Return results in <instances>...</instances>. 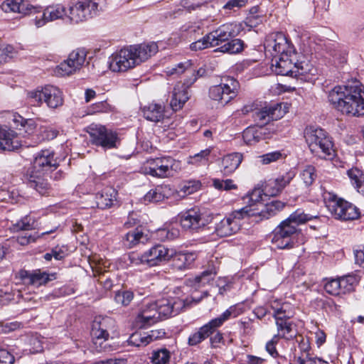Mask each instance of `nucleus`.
Segmentation results:
<instances>
[{
  "label": "nucleus",
  "instance_id": "f257e3e1",
  "mask_svg": "<svg viewBox=\"0 0 364 364\" xmlns=\"http://www.w3.org/2000/svg\"><path fill=\"white\" fill-rule=\"evenodd\" d=\"M328 98L333 107L343 114L352 117L364 115V89L358 80L334 87Z\"/></svg>",
  "mask_w": 364,
  "mask_h": 364
},
{
  "label": "nucleus",
  "instance_id": "f03ea898",
  "mask_svg": "<svg viewBox=\"0 0 364 364\" xmlns=\"http://www.w3.org/2000/svg\"><path fill=\"white\" fill-rule=\"evenodd\" d=\"M317 218L316 215L307 214L297 209L275 228L272 243L278 249L293 247L294 235L299 232L298 226Z\"/></svg>",
  "mask_w": 364,
  "mask_h": 364
},
{
  "label": "nucleus",
  "instance_id": "7ed1b4c3",
  "mask_svg": "<svg viewBox=\"0 0 364 364\" xmlns=\"http://www.w3.org/2000/svg\"><path fill=\"white\" fill-rule=\"evenodd\" d=\"M297 53L273 55L272 70L277 75L292 77H305L309 74L314 75L316 71L313 65L306 61H299Z\"/></svg>",
  "mask_w": 364,
  "mask_h": 364
},
{
  "label": "nucleus",
  "instance_id": "20e7f679",
  "mask_svg": "<svg viewBox=\"0 0 364 364\" xmlns=\"http://www.w3.org/2000/svg\"><path fill=\"white\" fill-rule=\"evenodd\" d=\"M304 138L311 153L321 159L332 160L336 156L331 137L323 129L306 127Z\"/></svg>",
  "mask_w": 364,
  "mask_h": 364
},
{
  "label": "nucleus",
  "instance_id": "39448f33",
  "mask_svg": "<svg viewBox=\"0 0 364 364\" xmlns=\"http://www.w3.org/2000/svg\"><path fill=\"white\" fill-rule=\"evenodd\" d=\"M208 291H203L200 296L193 292L190 296H168L154 301V308H156L160 319L177 315L181 311L200 302L207 297Z\"/></svg>",
  "mask_w": 364,
  "mask_h": 364
},
{
  "label": "nucleus",
  "instance_id": "423d86ee",
  "mask_svg": "<svg viewBox=\"0 0 364 364\" xmlns=\"http://www.w3.org/2000/svg\"><path fill=\"white\" fill-rule=\"evenodd\" d=\"M323 201L332 217L342 221L354 220L360 218L359 209L333 193L325 191Z\"/></svg>",
  "mask_w": 364,
  "mask_h": 364
},
{
  "label": "nucleus",
  "instance_id": "0eeeda50",
  "mask_svg": "<svg viewBox=\"0 0 364 364\" xmlns=\"http://www.w3.org/2000/svg\"><path fill=\"white\" fill-rule=\"evenodd\" d=\"M176 250L164 245H156L142 254L132 253L129 255L130 262L134 265L146 264L149 267L159 265L169 261L175 255Z\"/></svg>",
  "mask_w": 364,
  "mask_h": 364
},
{
  "label": "nucleus",
  "instance_id": "6e6552de",
  "mask_svg": "<svg viewBox=\"0 0 364 364\" xmlns=\"http://www.w3.org/2000/svg\"><path fill=\"white\" fill-rule=\"evenodd\" d=\"M105 5V0L80 1L70 6L67 18L73 23H79L97 15Z\"/></svg>",
  "mask_w": 364,
  "mask_h": 364
},
{
  "label": "nucleus",
  "instance_id": "1a4fd4ad",
  "mask_svg": "<svg viewBox=\"0 0 364 364\" xmlns=\"http://www.w3.org/2000/svg\"><path fill=\"white\" fill-rule=\"evenodd\" d=\"M115 326V321L111 317L97 316L95 318L92 323L91 336L97 351L107 350V345L103 344L108 341L109 333L114 331Z\"/></svg>",
  "mask_w": 364,
  "mask_h": 364
},
{
  "label": "nucleus",
  "instance_id": "9d476101",
  "mask_svg": "<svg viewBox=\"0 0 364 364\" xmlns=\"http://www.w3.org/2000/svg\"><path fill=\"white\" fill-rule=\"evenodd\" d=\"M181 169V161L171 156L150 159L147 161V166L145 167L147 174L161 178L173 176Z\"/></svg>",
  "mask_w": 364,
  "mask_h": 364
},
{
  "label": "nucleus",
  "instance_id": "9b49d317",
  "mask_svg": "<svg viewBox=\"0 0 364 364\" xmlns=\"http://www.w3.org/2000/svg\"><path fill=\"white\" fill-rule=\"evenodd\" d=\"M28 97L35 105L40 106L45 102L50 109H56L63 104V92L53 85H46L41 90L31 91Z\"/></svg>",
  "mask_w": 364,
  "mask_h": 364
},
{
  "label": "nucleus",
  "instance_id": "f8f14e48",
  "mask_svg": "<svg viewBox=\"0 0 364 364\" xmlns=\"http://www.w3.org/2000/svg\"><path fill=\"white\" fill-rule=\"evenodd\" d=\"M238 88L239 83L235 79L226 77L219 85L210 87L209 97L223 107L237 96Z\"/></svg>",
  "mask_w": 364,
  "mask_h": 364
},
{
  "label": "nucleus",
  "instance_id": "ddd939ff",
  "mask_svg": "<svg viewBox=\"0 0 364 364\" xmlns=\"http://www.w3.org/2000/svg\"><path fill=\"white\" fill-rule=\"evenodd\" d=\"M248 215H251L250 210L245 207L233 211L215 225L216 234L220 237H228L237 233L241 228L240 220L249 218Z\"/></svg>",
  "mask_w": 364,
  "mask_h": 364
},
{
  "label": "nucleus",
  "instance_id": "4468645a",
  "mask_svg": "<svg viewBox=\"0 0 364 364\" xmlns=\"http://www.w3.org/2000/svg\"><path fill=\"white\" fill-rule=\"evenodd\" d=\"M294 175L291 173H287L285 175L277 178H270L266 181L262 185V190L255 189L250 194V200L255 202L262 200V194L266 196H276L291 182Z\"/></svg>",
  "mask_w": 364,
  "mask_h": 364
},
{
  "label": "nucleus",
  "instance_id": "2eb2a0df",
  "mask_svg": "<svg viewBox=\"0 0 364 364\" xmlns=\"http://www.w3.org/2000/svg\"><path fill=\"white\" fill-rule=\"evenodd\" d=\"M264 48L273 55H282L296 53L293 45L287 40L282 32H276L269 34L264 42Z\"/></svg>",
  "mask_w": 364,
  "mask_h": 364
},
{
  "label": "nucleus",
  "instance_id": "dca6fc26",
  "mask_svg": "<svg viewBox=\"0 0 364 364\" xmlns=\"http://www.w3.org/2000/svg\"><path fill=\"white\" fill-rule=\"evenodd\" d=\"M137 65L130 47L124 48L114 53L109 58V69L112 72H126Z\"/></svg>",
  "mask_w": 364,
  "mask_h": 364
},
{
  "label": "nucleus",
  "instance_id": "f3484780",
  "mask_svg": "<svg viewBox=\"0 0 364 364\" xmlns=\"http://www.w3.org/2000/svg\"><path fill=\"white\" fill-rule=\"evenodd\" d=\"M182 228L190 232H198L210 222L204 213L198 208H193L181 213L179 216Z\"/></svg>",
  "mask_w": 364,
  "mask_h": 364
},
{
  "label": "nucleus",
  "instance_id": "a211bd4d",
  "mask_svg": "<svg viewBox=\"0 0 364 364\" xmlns=\"http://www.w3.org/2000/svg\"><path fill=\"white\" fill-rule=\"evenodd\" d=\"M88 133L92 144L100 146L105 149L117 147V134L102 125H91Z\"/></svg>",
  "mask_w": 364,
  "mask_h": 364
},
{
  "label": "nucleus",
  "instance_id": "6ab92c4d",
  "mask_svg": "<svg viewBox=\"0 0 364 364\" xmlns=\"http://www.w3.org/2000/svg\"><path fill=\"white\" fill-rule=\"evenodd\" d=\"M86 56L87 52L84 49L77 48L73 50L68 58L57 67L56 73L61 76L75 73L83 66Z\"/></svg>",
  "mask_w": 364,
  "mask_h": 364
},
{
  "label": "nucleus",
  "instance_id": "aec40b11",
  "mask_svg": "<svg viewBox=\"0 0 364 364\" xmlns=\"http://www.w3.org/2000/svg\"><path fill=\"white\" fill-rule=\"evenodd\" d=\"M255 205L257 208H254L253 205L245 206V208L248 209V210H250L251 213H253V215H248V217L255 218V221L258 222L275 215L283 209L284 203L280 200H273L264 205L259 200V202H256Z\"/></svg>",
  "mask_w": 364,
  "mask_h": 364
},
{
  "label": "nucleus",
  "instance_id": "412c9836",
  "mask_svg": "<svg viewBox=\"0 0 364 364\" xmlns=\"http://www.w3.org/2000/svg\"><path fill=\"white\" fill-rule=\"evenodd\" d=\"M166 73L167 75H180L183 73H186L187 78L185 80L186 87H191L198 79V77H202L205 73V70L200 68L198 70L193 68L191 60H186L175 65L173 67L166 68Z\"/></svg>",
  "mask_w": 364,
  "mask_h": 364
},
{
  "label": "nucleus",
  "instance_id": "4be33fe9",
  "mask_svg": "<svg viewBox=\"0 0 364 364\" xmlns=\"http://www.w3.org/2000/svg\"><path fill=\"white\" fill-rule=\"evenodd\" d=\"M286 105L283 103H275L266 106L254 112L255 120L261 125L267 124L270 121L281 119L286 113Z\"/></svg>",
  "mask_w": 364,
  "mask_h": 364
},
{
  "label": "nucleus",
  "instance_id": "5701e85b",
  "mask_svg": "<svg viewBox=\"0 0 364 364\" xmlns=\"http://www.w3.org/2000/svg\"><path fill=\"white\" fill-rule=\"evenodd\" d=\"M54 156V152L49 149L42 150L38 153L33 161L34 169L39 172L40 175L56 169L59 164Z\"/></svg>",
  "mask_w": 364,
  "mask_h": 364
},
{
  "label": "nucleus",
  "instance_id": "b1692460",
  "mask_svg": "<svg viewBox=\"0 0 364 364\" xmlns=\"http://www.w3.org/2000/svg\"><path fill=\"white\" fill-rule=\"evenodd\" d=\"M236 25L232 23H227L220 26L216 30L208 33V38L210 40L211 46L220 47L230 38L237 35L235 31Z\"/></svg>",
  "mask_w": 364,
  "mask_h": 364
},
{
  "label": "nucleus",
  "instance_id": "393cba45",
  "mask_svg": "<svg viewBox=\"0 0 364 364\" xmlns=\"http://www.w3.org/2000/svg\"><path fill=\"white\" fill-rule=\"evenodd\" d=\"M68 12L65 11L63 5L58 4L53 6H49L46 9L40 18L36 16L35 18V24L39 28L45 25L48 21L63 18L64 16L67 17Z\"/></svg>",
  "mask_w": 364,
  "mask_h": 364
},
{
  "label": "nucleus",
  "instance_id": "a878e982",
  "mask_svg": "<svg viewBox=\"0 0 364 364\" xmlns=\"http://www.w3.org/2000/svg\"><path fill=\"white\" fill-rule=\"evenodd\" d=\"M188 87H186L185 81L183 83L179 82L175 85L170 102V106L173 111L181 109L189 99Z\"/></svg>",
  "mask_w": 364,
  "mask_h": 364
},
{
  "label": "nucleus",
  "instance_id": "bb28decb",
  "mask_svg": "<svg viewBox=\"0 0 364 364\" xmlns=\"http://www.w3.org/2000/svg\"><path fill=\"white\" fill-rule=\"evenodd\" d=\"M4 12H14L22 15H26L36 11L28 0H5L1 5Z\"/></svg>",
  "mask_w": 364,
  "mask_h": 364
},
{
  "label": "nucleus",
  "instance_id": "cd10ccee",
  "mask_svg": "<svg viewBox=\"0 0 364 364\" xmlns=\"http://www.w3.org/2000/svg\"><path fill=\"white\" fill-rule=\"evenodd\" d=\"M137 65L146 61L158 51V46L155 43L139 44L129 46Z\"/></svg>",
  "mask_w": 364,
  "mask_h": 364
},
{
  "label": "nucleus",
  "instance_id": "c85d7f7f",
  "mask_svg": "<svg viewBox=\"0 0 364 364\" xmlns=\"http://www.w3.org/2000/svg\"><path fill=\"white\" fill-rule=\"evenodd\" d=\"M154 301L146 304L139 313L136 321L141 323L142 327L150 326L160 319L156 308H154Z\"/></svg>",
  "mask_w": 364,
  "mask_h": 364
},
{
  "label": "nucleus",
  "instance_id": "c756f323",
  "mask_svg": "<svg viewBox=\"0 0 364 364\" xmlns=\"http://www.w3.org/2000/svg\"><path fill=\"white\" fill-rule=\"evenodd\" d=\"M117 191L112 187H106L96 194V203L100 209H107L114 205Z\"/></svg>",
  "mask_w": 364,
  "mask_h": 364
},
{
  "label": "nucleus",
  "instance_id": "7c9ffc66",
  "mask_svg": "<svg viewBox=\"0 0 364 364\" xmlns=\"http://www.w3.org/2000/svg\"><path fill=\"white\" fill-rule=\"evenodd\" d=\"M21 146L16 136L12 131L6 130L0 126V151H14Z\"/></svg>",
  "mask_w": 364,
  "mask_h": 364
},
{
  "label": "nucleus",
  "instance_id": "2f4dec72",
  "mask_svg": "<svg viewBox=\"0 0 364 364\" xmlns=\"http://www.w3.org/2000/svg\"><path fill=\"white\" fill-rule=\"evenodd\" d=\"M270 307L273 310V317L275 321L289 320L293 316L294 312L288 303H280L278 300L271 301Z\"/></svg>",
  "mask_w": 364,
  "mask_h": 364
},
{
  "label": "nucleus",
  "instance_id": "473e14b6",
  "mask_svg": "<svg viewBox=\"0 0 364 364\" xmlns=\"http://www.w3.org/2000/svg\"><path fill=\"white\" fill-rule=\"evenodd\" d=\"M164 331H151L150 333H144L136 332L131 335L128 341L134 346H146L151 341L164 335Z\"/></svg>",
  "mask_w": 364,
  "mask_h": 364
},
{
  "label": "nucleus",
  "instance_id": "72a5a7b5",
  "mask_svg": "<svg viewBox=\"0 0 364 364\" xmlns=\"http://www.w3.org/2000/svg\"><path fill=\"white\" fill-rule=\"evenodd\" d=\"M216 274L217 271L215 268L213 267L211 268L210 269L203 272L200 275L196 276L193 280H191V285L193 286V287L196 289V291H194L195 294L198 296L197 289L204 287L207 284H209L214 279ZM203 291L204 290H202L200 291V294L198 295V296L203 294ZM206 291L208 292V290ZM193 293V291L192 292V294ZM208 295L209 294L208 293Z\"/></svg>",
  "mask_w": 364,
  "mask_h": 364
},
{
  "label": "nucleus",
  "instance_id": "f704fd0d",
  "mask_svg": "<svg viewBox=\"0 0 364 364\" xmlns=\"http://www.w3.org/2000/svg\"><path fill=\"white\" fill-rule=\"evenodd\" d=\"M144 117L151 122H159L164 116V106L160 103L151 102L142 108Z\"/></svg>",
  "mask_w": 364,
  "mask_h": 364
},
{
  "label": "nucleus",
  "instance_id": "c9c22d12",
  "mask_svg": "<svg viewBox=\"0 0 364 364\" xmlns=\"http://www.w3.org/2000/svg\"><path fill=\"white\" fill-rule=\"evenodd\" d=\"M242 161V155L240 153H232L225 156L222 159V171L224 175H230L240 166Z\"/></svg>",
  "mask_w": 364,
  "mask_h": 364
},
{
  "label": "nucleus",
  "instance_id": "e433bc0d",
  "mask_svg": "<svg viewBox=\"0 0 364 364\" xmlns=\"http://www.w3.org/2000/svg\"><path fill=\"white\" fill-rule=\"evenodd\" d=\"M215 332V330L213 327L210 324V323H207L203 325L196 332L193 333L190 335L188 343L189 346H196L197 344L200 343L205 339L213 335Z\"/></svg>",
  "mask_w": 364,
  "mask_h": 364
},
{
  "label": "nucleus",
  "instance_id": "4c0bfd02",
  "mask_svg": "<svg viewBox=\"0 0 364 364\" xmlns=\"http://www.w3.org/2000/svg\"><path fill=\"white\" fill-rule=\"evenodd\" d=\"M278 333L277 338H284L286 340H291L296 336V332L294 331L295 324L289 320L279 321L276 322Z\"/></svg>",
  "mask_w": 364,
  "mask_h": 364
},
{
  "label": "nucleus",
  "instance_id": "58836bf2",
  "mask_svg": "<svg viewBox=\"0 0 364 364\" xmlns=\"http://www.w3.org/2000/svg\"><path fill=\"white\" fill-rule=\"evenodd\" d=\"M171 189L167 186H157L144 196V200L152 203L161 202L168 198Z\"/></svg>",
  "mask_w": 364,
  "mask_h": 364
},
{
  "label": "nucleus",
  "instance_id": "ea45409f",
  "mask_svg": "<svg viewBox=\"0 0 364 364\" xmlns=\"http://www.w3.org/2000/svg\"><path fill=\"white\" fill-rule=\"evenodd\" d=\"M173 265L178 269H185L188 268L196 260V255L194 252H176L172 257Z\"/></svg>",
  "mask_w": 364,
  "mask_h": 364
},
{
  "label": "nucleus",
  "instance_id": "a19ab883",
  "mask_svg": "<svg viewBox=\"0 0 364 364\" xmlns=\"http://www.w3.org/2000/svg\"><path fill=\"white\" fill-rule=\"evenodd\" d=\"M350 183L356 191L364 196V172L357 168L347 171Z\"/></svg>",
  "mask_w": 364,
  "mask_h": 364
},
{
  "label": "nucleus",
  "instance_id": "79ce46f5",
  "mask_svg": "<svg viewBox=\"0 0 364 364\" xmlns=\"http://www.w3.org/2000/svg\"><path fill=\"white\" fill-rule=\"evenodd\" d=\"M28 185L30 188L35 189L41 195L43 196L49 193L50 186L47 180L39 176L31 175Z\"/></svg>",
  "mask_w": 364,
  "mask_h": 364
},
{
  "label": "nucleus",
  "instance_id": "37998d69",
  "mask_svg": "<svg viewBox=\"0 0 364 364\" xmlns=\"http://www.w3.org/2000/svg\"><path fill=\"white\" fill-rule=\"evenodd\" d=\"M240 314L237 307L235 306H231L225 311H224L220 316L215 318L209 321L210 324L216 331L218 328L223 326V324L231 318H235Z\"/></svg>",
  "mask_w": 364,
  "mask_h": 364
},
{
  "label": "nucleus",
  "instance_id": "c03bdc74",
  "mask_svg": "<svg viewBox=\"0 0 364 364\" xmlns=\"http://www.w3.org/2000/svg\"><path fill=\"white\" fill-rule=\"evenodd\" d=\"M299 176L306 188L312 186L318 176L316 167L313 165L304 166L300 171Z\"/></svg>",
  "mask_w": 364,
  "mask_h": 364
},
{
  "label": "nucleus",
  "instance_id": "a18cd8bd",
  "mask_svg": "<svg viewBox=\"0 0 364 364\" xmlns=\"http://www.w3.org/2000/svg\"><path fill=\"white\" fill-rule=\"evenodd\" d=\"M244 48V42L238 38H230L224 43L218 50L222 53H228L230 54L238 53Z\"/></svg>",
  "mask_w": 364,
  "mask_h": 364
},
{
  "label": "nucleus",
  "instance_id": "49530a36",
  "mask_svg": "<svg viewBox=\"0 0 364 364\" xmlns=\"http://www.w3.org/2000/svg\"><path fill=\"white\" fill-rule=\"evenodd\" d=\"M146 238V235L139 228L128 232L124 237L125 245L132 248Z\"/></svg>",
  "mask_w": 364,
  "mask_h": 364
},
{
  "label": "nucleus",
  "instance_id": "de8ad7c7",
  "mask_svg": "<svg viewBox=\"0 0 364 364\" xmlns=\"http://www.w3.org/2000/svg\"><path fill=\"white\" fill-rule=\"evenodd\" d=\"M50 277V275L47 274L46 272L36 270L34 272L29 274L28 279L30 284L36 287H39L43 284H46L48 282L52 280L53 279ZM51 277L55 279L54 274H51Z\"/></svg>",
  "mask_w": 364,
  "mask_h": 364
},
{
  "label": "nucleus",
  "instance_id": "09e8293b",
  "mask_svg": "<svg viewBox=\"0 0 364 364\" xmlns=\"http://www.w3.org/2000/svg\"><path fill=\"white\" fill-rule=\"evenodd\" d=\"M171 355V352L165 348L153 350L150 358L151 363V364H169Z\"/></svg>",
  "mask_w": 364,
  "mask_h": 364
},
{
  "label": "nucleus",
  "instance_id": "8fccbe9b",
  "mask_svg": "<svg viewBox=\"0 0 364 364\" xmlns=\"http://www.w3.org/2000/svg\"><path fill=\"white\" fill-rule=\"evenodd\" d=\"M242 138L247 144H255L262 139L261 129L247 127L243 131Z\"/></svg>",
  "mask_w": 364,
  "mask_h": 364
},
{
  "label": "nucleus",
  "instance_id": "3c124183",
  "mask_svg": "<svg viewBox=\"0 0 364 364\" xmlns=\"http://www.w3.org/2000/svg\"><path fill=\"white\" fill-rule=\"evenodd\" d=\"M210 152L211 150L210 149L202 150L199 153L189 156L188 159V164L196 166H206L209 163Z\"/></svg>",
  "mask_w": 364,
  "mask_h": 364
},
{
  "label": "nucleus",
  "instance_id": "603ef678",
  "mask_svg": "<svg viewBox=\"0 0 364 364\" xmlns=\"http://www.w3.org/2000/svg\"><path fill=\"white\" fill-rule=\"evenodd\" d=\"M355 279L352 276L338 278L340 294H345L353 290Z\"/></svg>",
  "mask_w": 364,
  "mask_h": 364
},
{
  "label": "nucleus",
  "instance_id": "864d4df0",
  "mask_svg": "<svg viewBox=\"0 0 364 364\" xmlns=\"http://www.w3.org/2000/svg\"><path fill=\"white\" fill-rule=\"evenodd\" d=\"M338 279H323V288L325 291L333 296L340 295Z\"/></svg>",
  "mask_w": 364,
  "mask_h": 364
},
{
  "label": "nucleus",
  "instance_id": "5fc2aeb1",
  "mask_svg": "<svg viewBox=\"0 0 364 364\" xmlns=\"http://www.w3.org/2000/svg\"><path fill=\"white\" fill-rule=\"evenodd\" d=\"M134 299V293L132 291H118L115 293L114 301L122 306H128Z\"/></svg>",
  "mask_w": 364,
  "mask_h": 364
},
{
  "label": "nucleus",
  "instance_id": "6e6d98bb",
  "mask_svg": "<svg viewBox=\"0 0 364 364\" xmlns=\"http://www.w3.org/2000/svg\"><path fill=\"white\" fill-rule=\"evenodd\" d=\"M13 121L16 128L19 130L26 127L25 132L29 133L34 129L33 122L31 119H24L21 116H15Z\"/></svg>",
  "mask_w": 364,
  "mask_h": 364
},
{
  "label": "nucleus",
  "instance_id": "4d7b16f0",
  "mask_svg": "<svg viewBox=\"0 0 364 364\" xmlns=\"http://www.w3.org/2000/svg\"><path fill=\"white\" fill-rule=\"evenodd\" d=\"M34 220L28 216H25L12 225L14 231L29 230L33 229Z\"/></svg>",
  "mask_w": 364,
  "mask_h": 364
},
{
  "label": "nucleus",
  "instance_id": "13d9d810",
  "mask_svg": "<svg viewBox=\"0 0 364 364\" xmlns=\"http://www.w3.org/2000/svg\"><path fill=\"white\" fill-rule=\"evenodd\" d=\"M158 235L161 240H172L179 236L180 231L178 228H162L158 230Z\"/></svg>",
  "mask_w": 364,
  "mask_h": 364
},
{
  "label": "nucleus",
  "instance_id": "bf43d9fd",
  "mask_svg": "<svg viewBox=\"0 0 364 364\" xmlns=\"http://www.w3.org/2000/svg\"><path fill=\"white\" fill-rule=\"evenodd\" d=\"M201 183L199 181H188L183 183L181 188V192L183 195H191L200 188Z\"/></svg>",
  "mask_w": 364,
  "mask_h": 364
},
{
  "label": "nucleus",
  "instance_id": "052dcab7",
  "mask_svg": "<svg viewBox=\"0 0 364 364\" xmlns=\"http://www.w3.org/2000/svg\"><path fill=\"white\" fill-rule=\"evenodd\" d=\"M195 40L196 41L190 45V49L191 50L198 51L212 47L210 40L208 38V34L205 35L201 38Z\"/></svg>",
  "mask_w": 364,
  "mask_h": 364
},
{
  "label": "nucleus",
  "instance_id": "680f3d73",
  "mask_svg": "<svg viewBox=\"0 0 364 364\" xmlns=\"http://www.w3.org/2000/svg\"><path fill=\"white\" fill-rule=\"evenodd\" d=\"M296 338V341L299 343V350L301 352V355L300 357H305L307 355L311 356L309 353L311 349L309 338L301 335H299Z\"/></svg>",
  "mask_w": 364,
  "mask_h": 364
},
{
  "label": "nucleus",
  "instance_id": "e2e57ef3",
  "mask_svg": "<svg viewBox=\"0 0 364 364\" xmlns=\"http://www.w3.org/2000/svg\"><path fill=\"white\" fill-rule=\"evenodd\" d=\"M111 110V106L107 102V101H101L92 104L89 107V114H93L100 112H108Z\"/></svg>",
  "mask_w": 364,
  "mask_h": 364
},
{
  "label": "nucleus",
  "instance_id": "0e129e2a",
  "mask_svg": "<svg viewBox=\"0 0 364 364\" xmlns=\"http://www.w3.org/2000/svg\"><path fill=\"white\" fill-rule=\"evenodd\" d=\"M213 186L215 188H217L218 190H225V191L235 189L237 188L236 185L233 183V181L231 179H226V180L215 179L213 181Z\"/></svg>",
  "mask_w": 364,
  "mask_h": 364
},
{
  "label": "nucleus",
  "instance_id": "69168bd1",
  "mask_svg": "<svg viewBox=\"0 0 364 364\" xmlns=\"http://www.w3.org/2000/svg\"><path fill=\"white\" fill-rule=\"evenodd\" d=\"M281 157L282 154L280 151H278L269 152L259 156V158L261 159V161L263 164H269L272 162L279 160V159H281Z\"/></svg>",
  "mask_w": 364,
  "mask_h": 364
},
{
  "label": "nucleus",
  "instance_id": "338daca9",
  "mask_svg": "<svg viewBox=\"0 0 364 364\" xmlns=\"http://www.w3.org/2000/svg\"><path fill=\"white\" fill-rule=\"evenodd\" d=\"M279 339L277 338V336H274L270 341H269L265 346L266 350L274 358L279 355V353L276 349V345L278 343Z\"/></svg>",
  "mask_w": 364,
  "mask_h": 364
},
{
  "label": "nucleus",
  "instance_id": "774afa93",
  "mask_svg": "<svg viewBox=\"0 0 364 364\" xmlns=\"http://www.w3.org/2000/svg\"><path fill=\"white\" fill-rule=\"evenodd\" d=\"M14 356L7 350L0 348V364H13Z\"/></svg>",
  "mask_w": 364,
  "mask_h": 364
}]
</instances>
